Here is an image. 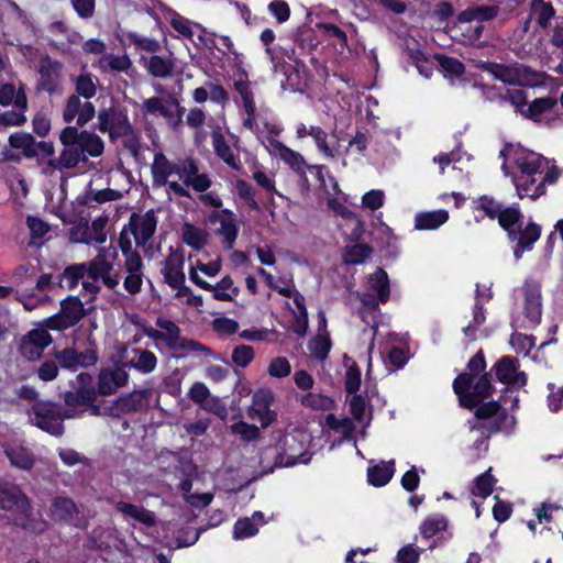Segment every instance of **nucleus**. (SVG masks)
<instances>
[{"label": "nucleus", "instance_id": "nucleus-1", "mask_svg": "<svg viewBox=\"0 0 563 563\" xmlns=\"http://www.w3.org/2000/svg\"><path fill=\"white\" fill-rule=\"evenodd\" d=\"M503 170L511 177L519 198L536 199L544 192L545 183H554L559 173L540 154L519 145H507L500 152Z\"/></svg>", "mask_w": 563, "mask_h": 563}, {"label": "nucleus", "instance_id": "nucleus-2", "mask_svg": "<svg viewBox=\"0 0 563 563\" xmlns=\"http://www.w3.org/2000/svg\"><path fill=\"white\" fill-rule=\"evenodd\" d=\"M152 175L154 185L166 186L168 192L180 197L189 196L187 190L189 186L202 192L211 185L206 174H199L198 166L191 158L172 163L162 153L154 156Z\"/></svg>", "mask_w": 563, "mask_h": 563}, {"label": "nucleus", "instance_id": "nucleus-3", "mask_svg": "<svg viewBox=\"0 0 563 563\" xmlns=\"http://www.w3.org/2000/svg\"><path fill=\"white\" fill-rule=\"evenodd\" d=\"M63 144L58 157L49 158L47 168L73 169L87 161L88 156L98 157L103 153V141L89 131L79 132L75 126L65 128L59 134Z\"/></svg>", "mask_w": 563, "mask_h": 563}, {"label": "nucleus", "instance_id": "nucleus-4", "mask_svg": "<svg viewBox=\"0 0 563 563\" xmlns=\"http://www.w3.org/2000/svg\"><path fill=\"white\" fill-rule=\"evenodd\" d=\"M117 257L115 247H101L98 255L91 262L85 263L87 279L82 280V287L86 291L96 294L100 289L98 284L100 279L110 289L119 285V275L112 274Z\"/></svg>", "mask_w": 563, "mask_h": 563}, {"label": "nucleus", "instance_id": "nucleus-5", "mask_svg": "<svg viewBox=\"0 0 563 563\" xmlns=\"http://www.w3.org/2000/svg\"><path fill=\"white\" fill-rule=\"evenodd\" d=\"M521 212L514 207L501 209L498 216V222L508 232L509 239L518 240V245L514 251L516 260L521 258L523 252L530 251L541 234V228L533 222H529L525 229H521Z\"/></svg>", "mask_w": 563, "mask_h": 563}, {"label": "nucleus", "instance_id": "nucleus-6", "mask_svg": "<svg viewBox=\"0 0 563 563\" xmlns=\"http://www.w3.org/2000/svg\"><path fill=\"white\" fill-rule=\"evenodd\" d=\"M0 508L12 514L16 525L37 530L29 521L32 514L30 500L18 485L9 482L0 483Z\"/></svg>", "mask_w": 563, "mask_h": 563}, {"label": "nucleus", "instance_id": "nucleus-7", "mask_svg": "<svg viewBox=\"0 0 563 563\" xmlns=\"http://www.w3.org/2000/svg\"><path fill=\"white\" fill-rule=\"evenodd\" d=\"M453 389L459 396L461 405L472 409L490 395L493 386L487 375L472 379L468 374H461L455 378Z\"/></svg>", "mask_w": 563, "mask_h": 563}, {"label": "nucleus", "instance_id": "nucleus-8", "mask_svg": "<svg viewBox=\"0 0 563 563\" xmlns=\"http://www.w3.org/2000/svg\"><path fill=\"white\" fill-rule=\"evenodd\" d=\"M29 416L34 426L53 435H60L63 433V420L74 417L69 411L62 413L58 406L49 401H35L32 404L29 409Z\"/></svg>", "mask_w": 563, "mask_h": 563}, {"label": "nucleus", "instance_id": "nucleus-9", "mask_svg": "<svg viewBox=\"0 0 563 563\" xmlns=\"http://www.w3.org/2000/svg\"><path fill=\"white\" fill-rule=\"evenodd\" d=\"M309 443L310 435L306 431L295 430L286 434L280 442L279 464L286 467L307 464L310 461Z\"/></svg>", "mask_w": 563, "mask_h": 563}, {"label": "nucleus", "instance_id": "nucleus-10", "mask_svg": "<svg viewBox=\"0 0 563 563\" xmlns=\"http://www.w3.org/2000/svg\"><path fill=\"white\" fill-rule=\"evenodd\" d=\"M518 309L523 318L518 314L515 319L520 327L529 328L539 323L542 314L541 286L536 282H527L519 291Z\"/></svg>", "mask_w": 563, "mask_h": 563}, {"label": "nucleus", "instance_id": "nucleus-11", "mask_svg": "<svg viewBox=\"0 0 563 563\" xmlns=\"http://www.w3.org/2000/svg\"><path fill=\"white\" fill-rule=\"evenodd\" d=\"M141 111L146 118L162 117L173 125H177L181 118L179 103L174 98L151 97L143 101Z\"/></svg>", "mask_w": 563, "mask_h": 563}, {"label": "nucleus", "instance_id": "nucleus-12", "mask_svg": "<svg viewBox=\"0 0 563 563\" xmlns=\"http://www.w3.org/2000/svg\"><path fill=\"white\" fill-rule=\"evenodd\" d=\"M146 396V390H134L115 400L103 401L100 406L93 408V412L95 415H109L112 417H120L122 415L139 410Z\"/></svg>", "mask_w": 563, "mask_h": 563}, {"label": "nucleus", "instance_id": "nucleus-13", "mask_svg": "<svg viewBox=\"0 0 563 563\" xmlns=\"http://www.w3.org/2000/svg\"><path fill=\"white\" fill-rule=\"evenodd\" d=\"M98 130L109 133L111 139L126 136L132 132V125L125 112L115 109H103L98 113Z\"/></svg>", "mask_w": 563, "mask_h": 563}, {"label": "nucleus", "instance_id": "nucleus-14", "mask_svg": "<svg viewBox=\"0 0 563 563\" xmlns=\"http://www.w3.org/2000/svg\"><path fill=\"white\" fill-rule=\"evenodd\" d=\"M498 13V8L494 5H482L473 7L464 10L457 18L459 26L462 29L464 24L471 22H478L472 30L466 27L464 31L467 32L465 35L467 41H476L479 38L483 32V25L481 23L494 19Z\"/></svg>", "mask_w": 563, "mask_h": 563}, {"label": "nucleus", "instance_id": "nucleus-15", "mask_svg": "<svg viewBox=\"0 0 563 563\" xmlns=\"http://www.w3.org/2000/svg\"><path fill=\"white\" fill-rule=\"evenodd\" d=\"M274 395L269 389L257 390L252 398V404L247 410L251 420L260 422L262 428L268 427L276 420V412L272 410Z\"/></svg>", "mask_w": 563, "mask_h": 563}, {"label": "nucleus", "instance_id": "nucleus-16", "mask_svg": "<svg viewBox=\"0 0 563 563\" xmlns=\"http://www.w3.org/2000/svg\"><path fill=\"white\" fill-rule=\"evenodd\" d=\"M484 68L496 79L510 85H533L537 80L536 74L523 66L488 64Z\"/></svg>", "mask_w": 563, "mask_h": 563}, {"label": "nucleus", "instance_id": "nucleus-17", "mask_svg": "<svg viewBox=\"0 0 563 563\" xmlns=\"http://www.w3.org/2000/svg\"><path fill=\"white\" fill-rule=\"evenodd\" d=\"M55 358L62 367L77 371L82 367L95 365L98 356L92 347L81 350L78 346H71L56 352Z\"/></svg>", "mask_w": 563, "mask_h": 563}, {"label": "nucleus", "instance_id": "nucleus-18", "mask_svg": "<svg viewBox=\"0 0 563 563\" xmlns=\"http://www.w3.org/2000/svg\"><path fill=\"white\" fill-rule=\"evenodd\" d=\"M84 316V307L78 298L69 297L60 303V312L48 320L54 330H65L75 325Z\"/></svg>", "mask_w": 563, "mask_h": 563}, {"label": "nucleus", "instance_id": "nucleus-19", "mask_svg": "<svg viewBox=\"0 0 563 563\" xmlns=\"http://www.w3.org/2000/svg\"><path fill=\"white\" fill-rule=\"evenodd\" d=\"M185 257L178 249H169V253L162 263L161 273L164 282L169 287H177L185 284L186 276L184 272Z\"/></svg>", "mask_w": 563, "mask_h": 563}, {"label": "nucleus", "instance_id": "nucleus-20", "mask_svg": "<svg viewBox=\"0 0 563 563\" xmlns=\"http://www.w3.org/2000/svg\"><path fill=\"white\" fill-rule=\"evenodd\" d=\"M52 343V336L47 330L38 328L31 330L21 342V353L29 361L40 358L44 350Z\"/></svg>", "mask_w": 563, "mask_h": 563}, {"label": "nucleus", "instance_id": "nucleus-21", "mask_svg": "<svg viewBox=\"0 0 563 563\" xmlns=\"http://www.w3.org/2000/svg\"><path fill=\"white\" fill-rule=\"evenodd\" d=\"M157 225V220L153 211L144 214H132L128 228L137 245L143 246L153 236Z\"/></svg>", "mask_w": 563, "mask_h": 563}, {"label": "nucleus", "instance_id": "nucleus-22", "mask_svg": "<svg viewBox=\"0 0 563 563\" xmlns=\"http://www.w3.org/2000/svg\"><path fill=\"white\" fill-rule=\"evenodd\" d=\"M92 378L87 373H80L76 376V384L73 391H67L65 402L68 406L87 405L96 399V390L91 386Z\"/></svg>", "mask_w": 563, "mask_h": 563}, {"label": "nucleus", "instance_id": "nucleus-23", "mask_svg": "<svg viewBox=\"0 0 563 563\" xmlns=\"http://www.w3.org/2000/svg\"><path fill=\"white\" fill-rule=\"evenodd\" d=\"M95 107L91 102H82L78 96H70L63 112L66 122L76 119L79 126L86 125L95 115Z\"/></svg>", "mask_w": 563, "mask_h": 563}, {"label": "nucleus", "instance_id": "nucleus-24", "mask_svg": "<svg viewBox=\"0 0 563 563\" xmlns=\"http://www.w3.org/2000/svg\"><path fill=\"white\" fill-rule=\"evenodd\" d=\"M497 378L508 385L522 386L527 382L526 374L518 371V364L515 358L509 356L503 357L496 365Z\"/></svg>", "mask_w": 563, "mask_h": 563}, {"label": "nucleus", "instance_id": "nucleus-25", "mask_svg": "<svg viewBox=\"0 0 563 563\" xmlns=\"http://www.w3.org/2000/svg\"><path fill=\"white\" fill-rule=\"evenodd\" d=\"M124 289L130 295L140 292L143 285V262L141 256L131 255L129 261H124Z\"/></svg>", "mask_w": 563, "mask_h": 563}, {"label": "nucleus", "instance_id": "nucleus-26", "mask_svg": "<svg viewBox=\"0 0 563 563\" xmlns=\"http://www.w3.org/2000/svg\"><path fill=\"white\" fill-rule=\"evenodd\" d=\"M236 90L243 101V109L246 114V117L243 120V125L253 132L257 139H260V126L256 121V107H255V100L254 95L246 84H238Z\"/></svg>", "mask_w": 563, "mask_h": 563}, {"label": "nucleus", "instance_id": "nucleus-27", "mask_svg": "<svg viewBox=\"0 0 563 563\" xmlns=\"http://www.w3.org/2000/svg\"><path fill=\"white\" fill-rule=\"evenodd\" d=\"M267 150L272 155L278 156L285 164H287L294 170H305L306 163L302 155L284 145L279 141L271 139L268 141Z\"/></svg>", "mask_w": 563, "mask_h": 563}, {"label": "nucleus", "instance_id": "nucleus-28", "mask_svg": "<svg viewBox=\"0 0 563 563\" xmlns=\"http://www.w3.org/2000/svg\"><path fill=\"white\" fill-rule=\"evenodd\" d=\"M556 101L553 98H539L527 106L523 117L536 122H549L554 118Z\"/></svg>", "mask_w": 563, "mask_h": 563}, {"label": "nucleus", "instance_id": "nucleus-29", "mask_svg": "<svg viewBox=\"0 0 563 563\" xmlns=\"http://www.w3.org/2000/svg\"><path fill=\"white\" fill-rule=\"evenodd\" d=\"M129 374L124 369L102 371L98 379V393L101 395H111L119 388L126 385Z\"/></svg>", "mask_w": 563, "mask_h": 563}, {"label": "nucleus", "instance_id": "nucleus-30", "mask_svg": "<svg viewBox=\"0 0 563 563\" xmlns=\"http://www.w3.org/2000/svg\"><path fill=\"white\" fill-rule=\"evenodd\" d=\"M5 454L11 464L18 468L29 471L35 464V456L33 452L20 443L9 444L5 448Z\"/></svg>", "mask_w": 563, "mask_h": 563}, {"label": "nucleus", "instance_id": "nucleus-31", "mask_svg": "<svg viewBox=\"0 0 563 563\" xmlns=\"http://www.w3.org/2000/svg\"><path fill=\"white\" fill-rule=\"evenodd\" d=\"M62 65L45 57L40 66V86L46 91H53L60 76Z\"/></svg>", "mask_w": 563, "mask_h": 563}, {"label": "nucleus", "instance_id": "nucleus-32", "mask_svg": "<svg viewBox=\"0 0 563 563\" xmlns=\"http://www.w3.org/2000/svg\"><path fill=\"white\" fill-rule=\"evenodd\" d=\"M218 222L220 224L218 233L222 236L223 243L231 249L239 232L238 221L232 212L224 210L218 216Z\"/></svg>", "mask_w": 563, "mask_h": 563}, {"label": "nucleus", "instance_id": "nucleus-33", "mask_svg": "<svg viewBox=\"0 0 563 563\" xmlns=\"http://www.w3.org/2000/svg\"><path fill=\"white\" fill-rule=\"evenodd\" d=\"M212 146L216 154L230 167L240 169L241 164L239 157L234 154L233 150L227 143L220 130H216L211 134Z\"/></svg>", "mask_w": 563, "mask_h": 563}, {"label": "nucleus", "instance_id": "nucleus-34", "mask_svg": "<svg viewBox=\"0 0 563 563\" xmlns=\"http://www.w3.org/2000/svg\"><path fill=\"white\" fill-rule=\"evenodd\" d=\"M265 523L264 515L261 511H255L251 518L239 519L234 525L233 537L234 539H245L253 537L258 531V526Z\"/></svg>", "mask_w": 563, "mask_h": 563}, {"label": "nucleus", "instance_id": "nucleus-35", "mask_svg": "<svg viewBox=\"0 0 563 563\" xmlns=\"http://www.w3.org/2000/svg\"><path fill=\"white\" fill-rule=\"evenodd\" d=\"M133 356L126 362L129 367H132L143 374L152 373L157 365V358L154 353L143 350L134 349Z\"/></svg>", "mask_w": 563, "mask_h": 563}, {"label": "nucleus", "instance_id": "nucleus-36", "mask_svg": "<svg viewBox=\"0 0 563 563\" xmlns=\"http://www.w3.org/2000/svg\"><path fill=\"white\" fill-rule=\"evenodd\" d=\"M449 219V213L445 210H435L429 212H421L415 217V227L418 230H435L444 224Z\"/></svg>", "mask_w": 563, "mask_h": 563}, {"label": "nucleus", "instance_id": "nucleus-37", "mask_svg": "<svg viewBox=\"0 0 563 563\" xmlns=\"http://www.w3.org/2000/svg\"><path fill=\"white\" fill-rule=\"evenodd\" d=\"M555 15V10L551 2L545 0H531L530 19H534L540 27L547 29Z\"/></svg>", "mask_w": 563, "mask_h": 563}, {"label": "nucleus", "instance_id": "nucleus-38", "mask_svg": "<svg viewBox=\"0 0 563 563\" xmlns=\"http://www.w3.org/2000/svg\"><path fill=\"white\" fill-rule=\"evenodd\" d=\"M395 473L394 461L380 462L374 465L367 471L368 483L373 486L380 487L385 486L391 479Z\"/></svg>", "mask_w": 563, "mask_h": 563}, {"label": "nucleus", "instance_id": "nucleus-39", "mask_svg": "<svg viewBox=\"0 0 563 563\" xmlns=\"http://www.w3.org/2000/svg\"><path fill=\"white\" fill-rule=\"evenodd\" d=\"M11 103L24 110L27 103L26 96L21 86L16 89L12 84H3L0 86V104L9 106Z\"/></svg>", "mask_w": 563, "mask_h": 563}, {"label": "nucleus", "instance_id": "nucleus-40", "mask_svg": "<svg viewBox=\"0 0 563 563\" xmlns=\"http://www.w3.org/2000/svg\"><path fill=\"white\" fill-rule=\"evenodd\" d=\"M142 60L148 73L154 77H168L174 69V63L170 58L152 55L147 58L143 57Z\"/></svg>", "mask_w": 563, "mask_h": 563}, {"label": "nucleus", "instance_id": "nucleus-41", "mask_svg": "<svg viewBox=\"0 0 563 563\" xmlns=\"http://www.w3.org/2000/svg\"><path fill=\"white\" fill-rule=\"evenodd\" d=\"M117 509L126 518H131L145 526H153L155 523L154 515L143 507L120 501L117 504Z\"/></svg>", "mask_w": 563, "mask_h": 563}, {"label": "nucleus", "instance_id": "nucleus-42", "mask_svg": "<svg viewBox=\"0 0 563 563\" xmlns=\"http://www.w3.org/2000/svg\"><path fill=\"white\" fill-rule=\"evenodd\" d=\"M181 239L184 243L195 250H201L208 241V233L191 223H185L181 227Z\"/></svg>", "mask_w": 563, "mask_h": 563}, {"label": "nucleus", "instance_id": "nucleus-43", "mask_svg": "<svg viewBox=\"0 0 563 563\" xmlns=\"http://www.w3.org/2000/svg\"><path fill=\"white\" fill-rule=\"evenodd\" d=\"M369 288L376 292L379 302H386L389 299V280L385 271L376 269L368 279Z\"/></svg>", "mask_w": 563, "mask_h": 563}, {"label": "nucleus", "instance_id": "nucleus-44", "mask_svg": "<svg viewBox=\"0 0 563 563\" xmlns=\"http://www.w3.org/2000/svg\"><path fill=\"white\" fill-rule=\"evenodd\" d=\"M208 290L212 291L213 298L220 301H232L240 292L230 276H224L216 285H211Z\"/></svg>", "mask_w": 563, "mask_h": 563}, {"label": "nucleus", "instance_id": "nucleus-45", "mask_svg": "<svg viewBox=\"0 0 563 563\" xmlns=\"http://www.w3.org/2000/svg\"><path fill=\"white\" fill-rule=\"evenodd\" d=\"M280 294L287 295L289 297H292L294 303L297 308L296 318H297V329L296 331L298 333H305L306 329L308 327V312L307 308L305 306V298L299 292L294 291L291 292L288 288H280Z\"/></svg>", "mask_w": 563, "mask_h": 563}, {"label": "nucleus", "instance_id": "nucleus-46", "mask_svg": "<svg viewBox=\"0 0 563 563\" xmlns=\"http://www.w3.org/2000/svg\"><path fill=\"white\" fill-rule=\"evenodd\" d=\"M313 141L317 148L327 157V158H335L339 153V142L330 141L328 133L322 130L320 126L317 130L312 131Z\"/></svg>", "mask_w": 563, "mask_h": 563}, {"label": "nucleus", "instance_id": "nucleus-47", "mask_svg": "<svg viewBox=\"0 0 563 563\" xmlns=\"http://www.w3.org/2000/svg\"><path fill=\"white\" fill-rule=\"evenodd\" d=\"M328 206L331 210H333L336 214L342 218L349 219L354 224V230L352 236L354 239H358L362 234V223L356 216H354L338 198L329 197Z\"/></svg>", "mask_w": 563, "mask_h": 563}, {"label": "nucleus", "instance_id": "nucleus-48", "mask_svg": "<svg viewBox=\"0 0 563 563\" xmlns=\"http://www.w3.org/2000/svg\"><path fill=\"white\" fill-rule=\"evenodd\" d=\"M76 512L77 507L69 498L57 497L52 504L51 514L57 520H69Z\"/></svg>", "mask_w": 563, "mask_h": 563}, {"label": "nucleus", "instance_id": "nucleus-49", "mask_svg": "<svg viewBox=\"0 0 563 563\" xmlns=\"http://www.w3.org/2000/svg\"><path fill=\"white\" fill-rule=\"evenodd\" d=\"M80 279H87L86 264H77L67 267L60 276L59 284L62 287L73 289L78 285Z\"/></svg>", "mask_w": 563, "mask_h": 563}, {"label": "nucleus", "instance_id": "nucleus-50", "mask_svg": "<svg viewBox=\"0 0 563 563\" xmlns=\"http://www.w3.org/2000/svg\"><path fill=\"white\" fill-rule=\"evenodd\" d=\"M325 424L329 429L341 435L343 439H349L354 430V426L349 418H338L332 413L325 417Z\"/></svg>", "mask_w": 563, "mask_h": 563}, {"label": "nucleus", "instance_id": "nucleus-51", "mask_svg": "<svg viewBox=\"0 0 563 563\" xmlns=\"http://www.w3.org/2000/svg\"><path fill=\"white\" fill-rule=\"evenodd\" d=\"M9 143L12 148L23 151L25 156L34 155L35 140L30 133L15 132L10 135Z\"/></svg>", "mask_w": 563, "mask_h": 563}, {"label": "nucleus", "instance_id": "nucleus-52", "mask_svg": "<svg viewBox=\"0 0 563 563\" xmlns=\"http://www.w3.org/2000/svg\"><path fill=\"white\" fill-rule=\"evenodd\" d=\"M408 55L421 76L429 78L432 75L434 62L428 58L420 49L409 48Z\"/></svg>", "mask_w": 563, "mask_h": 563}, {"label": "nucleus", "instance_id": "nucleus-53", "mask_svg": "<svg viewBox=\"0 0 563 563\" xmlns=\"http://www.w3.org/2000/svg\"><path fill=\"white\" fill-rule=\"evenodd\" d=\"M448 521L444 516L432 515L423 520L420 531L424 538H432L438 532L445 530Z\"/></svg>", "mask_w": 563, "mask_h": 563}, {"label": "nucleus", "instance_id": "nucleus-54", "mask_svg": "<svg viewBox=\"0 0 563 563\" xmlns=\"http://www.w3.org/2000/svg\"><path fill=\"white\" fill-rule=\"evenodd\" d=\"M490 471L492 468H488L485 473L475 478L472 489L474 496L486 498L492 494L496 481L490 475Z\"/></svg>", "mask_w": 563, "mask_h": 563}, {"label": "nucleus", "instance_id": "nucleus-55", "mask_svg": "<svg viewBox=\"0 0 563 563\" xmlns=\"http://www.w3.org/2000/svg\"><path fill=\"white\" fill-rule=\"evenodd\" d=\"M331 349V342L328 333H319L309 343L311 355L318 360H324Z\"/></svg>", "mask_w": 563, "mask_h": 563}, {"label": "nucleus", "instance_id": "nucleus-56", "mask_svg": "<svg viewBox=\"0 0 563 563\" xmlns=\"http://www.w3.org/2000/svg\"><path fill=\"white\" fill-rule=\"evenodd\" d=\"M301 404L306 407L317 410H330L334 406V400L321 394L308 393L300 399Z\"/></svg>", "mask_w": 563, "mask_h": 563}, {"label": "nucleus", "instance_id": "nucleus-57", "mask_svg": "<svg viewBox=\"0 0 563 563\" xmlns=\"http://www.w3.org/2000/svg\"><path fill=\"white\" fill-rule=\"evenodd\" d=\"M344 365L346 367L345 388L349 393H355L361 386V371L349 357L344 358Z\"/></svg>", "mask_w": 563, "mask_h": 563}, {"label": "nucleus", "instance_id": "nucleus-58", "mask_svg": "<svg viewBox=\"0 0 563 563\" xmlns=\"http://www.w3.org/2000/svg\"><path fill=\"white\" fill-rule=\"evenodd\" d=\"M212 329L213 331L222 336H229L235 334L239 331V323L234 319L228 318L225 316L216 317L212 320Z\"/></svg>", "mask_w": 563, "mask_h": 563}, {"label": "nucleus", "instance_id": "nucleus-59", "mask_svg": "<svg viewBox=\"0 0 563 563\" xmlns=\"http://www.w3.org/2000/svg\"><path fill=\"white\" fill-rule=\"evenodd\" d=\"M99 66L102 69L124 71L131 66V60L126 55H104L100 58Z\"/></svg>", "mask_w": 563, "mask_h": 563}, {"label": "nucleus", "instance_id": "nucleus-60", "mask_svg": "<svg viewBox=\"0 0 563 563\" xmlns=\"http://www.w3.org/2000/svg\"><path fill=\"white\" fill-rule=\"evenodd\" d=\"M231 357L235 366L244 368L253 362L255 352L250 345H239L232 351Z\"/></svg>", "mask_w": 563, "mask_h": 563}, {"label": "nucleus", "instance_id": "nucleus-61", "mask_svg": "<svg viewBox=\"0 0 563 563\" xmlns=\"http://www.w3.org/2000/svg\"><path fill=\"white\" fill-rule=\"evenodd\" d=\"M291 372V365L286 357H275L273 358L267 367V373L269 376L274 378H284L287 377Z\"/></svg>", "mask_w": 563, "mask_h": 563}, {"label": "nucleus", "instance_id": "nucleus-62", "mask_svg": "<svg viewBox=\"0 0 563 563\" xmlns=\"http://www.w3.org/2000/svg\"><path fill=\"white\" fill-rule=\"evenodd\" d=\"M371 252L367 245L354 244L346 250L344 261L349 264H361L371 255Z\"/></svg>", "mask_w": 563, "mask_h": 563}, {"label": "nucleus", "instance_id": "nucleus-63", "mask_svg": "<svg viewBox=\"0 0 563 563\" xmlns=\"http://www.w3.org/2000/svg\"><path fill=\"white\" fill-rule=\"evenodd\" d=\"M476 209L483 211L490 219L498 218L501 206L494 198L488 196H482L476 201Z\"/></svg>", "mask_w": 563, "mask_h": 563}, {"label": "nucleus", "instance_id": "nucleus-64", "mask_svg": "<svg viewBox=\"0 0 563 563\" xmlns=\"http://www.w3.org/2000/svg\"><path fill=\"white\" fill-rule=\"evenodd\" d=\"M437 60L445 76L459 77L464 70L463 64L455 58L437 56Z\"/></svg>", "mask_w": 563, "mask_h": 563}]
</instances>
